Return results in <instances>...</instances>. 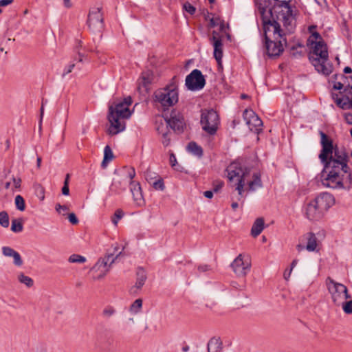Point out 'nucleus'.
I'll list each match as a JSON object with an SVG mask.
<instances>
[{"label": "nucleus", "mask_w": 352, "mask_h": 352, "mask_svg": "<svg viewBox=\"0 0 352 352\" xmlns=\"http://www.w3.org/2000/svg\"><path fill=\"white\" fill-rule=\"evenodd\" d=\"M320 144L322 149L319 154V159L324 167H342L346 168L348 155L343 148L334 145L332 140L324 132L320 131Z\"/></svg>", "instance_id": "nucleus-4"}, {"label": "nucleus", "mask_w": 352, "mask_h": 352, "mask_svg": "<svg viewBox=\"0 0 352 352\" xmlns=\"http://www.w3.org/2000/svg\"><path fill=\"white\" fill-rule=\"evenodd\" d=\"M74 67H75V65L74 63L70 64L68 66H67L65 67V69H64V72H63V76H65V75H67V74H69L70 72H72V69H74Z\"/></svg>", "instance_id": "nucleus-47"}, {"label": "nucleus", "mask_w": 352, "mask_h": 352, "mask_svg": "<svg viewBox=\"0 0 352 352\" xmlns=\"http://www.w3.org/2000/svg\"><path fill=\"white\" fill-rule=\"evenodd\" d=\"M208 26L210 28H214L216 26H219V30L223 32L225 30V23L224 21L219 16L212 15V16L210 19V23Z\"/></svg>", "instance_id": "nucleus-28"}, {"label": "nucleus", "mask_w": 352, "mask_h": 352, "mask_svg": "<svg viewBox=\"0 0 352 352\" xmlns=\"http://www.w3.org/2000/svg\"><path fill=\"white\" fill-rule=\"evenodd\" d=\"M23 219H14L12 220L11 230L14 232H21L23 229Z\"/></svg>", "instance_id": "nucleus-32"}, {"label": "nucleus", "mask_w": 352, "mask_h": 352, "mask_svg": "<svg viewBox=\"0 0 352 352\" xmlns=\"http://www.w3.org/2000/svg\"><path fill=\"white\" fill-rule=\"evenodd\" d=\"M10 186V182H6L5 184H4V188L6 189H8Z\"/></svg>", "instance_id": "nucleus-64"}, {"label": "nucleus", "mask_w": 352, "mask_h": 352, "mask_svg": "<svg viewBox=\"0 0 352 352\" xmlns=\"http://www.w3.org/2000/svg\"><path fill=\"white\" fill-rule=\"evenodd\" d=\"M41 157H37V160H36V164H37V167L39 168L41 166Z\"/></svg>", "instance_id": "nucleus-63"}, {"label": "nucleus", "mask_w": 352, "mask_h": 352, "mask_svg": "<svg viewBox=\"0 0 352 352\" xmlns=\"http://www.w3.org/2000/svg\"><path fill=\"white\" fill-rule=\"evenodd\" d=\"M340 306H342V309L345 314H352V300L348 301H346V300H343V303L340 304Z\"/></svg>", "instance_id": "nucleus-37"}, {"label": "nucleus", "mask_w": 352, "mask_h": 352, "mask_svg": "<svg viewBox=\"0 0 352 352\" xmlns=\"http://www.w3.org/2000/svg\"><path fill=\"white\" fill-rule=\"evenodd\" d=\"M206 80L199 69L192 70L186 78V86L189 90L196 91L204 88Z\"/></svg>", "instance_id": "nucleus-13"}, {"label": "nucleus", "mask_w": 352, "mask_h": 352, "mask_svg": "<svg viewBox=\"0 0 352 352\" xmlns=\"http://www.w3.org/2000/svg\"><path fill=\"white\" fill-rule=\"evenodd\" d=\"M314 204L324 214L335 203L334 197L328 192H323L314 199Z\"/></svg>", "instance_id": "nucleus-19"}, {"label": "nucleus", "mask_w": 352, "mask_h": 352, "mask_svg": "<svg viewBox=\"0 0 352 352\" xmlns=\"http://www.w3.org/2000/svg\"><path fill=\"white\" fill-rule=\"evenodd\" d=\"M344 72L345 74H350V73H352V69L350 67H346L344 69Z\"/></svg>", "instance_id": "nucleus-59"}, {"label": "nucleus", "mask_w": 352, "mask_h": 352, "mask_svg": "<svg viewBox=\"0 0 352 352\" xmlns=\"http://www.w3.org/2000/svg\"><path fill=\"white\" fill-rule=\"evenodd\" d=\"M344 118H345V120L346 121V122L352 124V113H345Z\"/></svg>", "instance_id": "nucleus-53"}, {"label": "nucleus", "mask_w": 352, "mask_h": 352, "mask_svg": "<svg viewBox=\"0 0 352 352\" xmlns=\"http://www.w3.org/2000/svg\"><path fill=\"white\" fill-rule=\"evenodd\" d=\"M113 157L114 155L111 147L109 145H107L104 149V158L101 163L102 168H105Z\"/></svg>", "instance_id": "nucleus-27"}, {"label": "nucleus", "mask_w": 352, "mask_h": 352, "mask_svg": "<svg viewBox=\"0 0 352 352\" xmlns=\"http://www.w3.org/2000/svg\"><path fill=\"white\" fill-rule=\"evenodd\" d=\"M316 28L315 25H311L309 28L311 35L307 40V45L310 47L313 54L312 56H310L309 59L319 73L328 76L332 72L333 67L331 64L328 62L327 45L320 34L314 31Z\"/></svg>", "instance_id": "nucleus-3"}, {"label": "nucleus", "mask_w": 352, "mask_h": 352, "mask_svg": "<svg viewBox=\"0 0 352 352\" xmlns=\"http://www.w3.org/2000/svg\"><path fill=\"white\" fill-rule=\"evenodd\" d=\"M87 25L93 32H101L104 28V19L101 12V8H94L90 10Z\"/></svg>", "instance_id": "nucleus-12"}, {"label": "nucleus", "mask_w": 352, "mask_h": 352, "mask_svg": "<svg viewBox=\"0 0 352 352\" xmlns=\"http://www.w3.org/2000/svg\"><path fill=\"white\" fill-rule=\"evenodd\" d=\"M188 151L197 156H201L203 154V150L201 146L197 144L195 142H191L188 144Z\"/></svg>", "instance_id": "nucleus-29"}, {"label": "nucleus", "mask_w": 352, "mask_h": 352, "mask_svg": "<svg viewBox=\"0 0 352 352\" xmlns=\"http://www.w3.org/2000/svg\"><path fill=\"white\" fill-rule=\"evenodd\" d=\"M223 36L220 35L219 32L214 30L212 32V36L209 38L210 43L214 47V57L218 64H221V59L223 57Z\"/></svg>", "instance_id": "nucleus-17"}, {"label": "nucleus", "mask_w": 352, "mask_h": 352, "mask_svg": "<svg viewBox=\"0 0 352 352\" xmlns=\"http://www.w3.org/2000/svg\"><path fill=\"white\" fill-rule=\"evenodd\" d=\"M2 254L5 256L12 257L14 259V264L16 266H21L23 265V260L21 255L14 249L10 247L4 246L2 248Z\"/></svg>", "instance_id": "nucleus-24"}, {"label": "nucleus", "mask_w": 352, "mask_h": 352, "mask_svg": "<svg viewBox=\"0 0 352 352\" xmlns=\"http://www.w3.org/2000/svg\"><path fill=\"white\" fill-rule=\"evenodd\" d=\"M135 176V170L133 168H129L127 170V177L131 179V181H133L132 179Z\"/></svg>", "instance_id": "nucleus-46"}, {"label": "nucleus", "mask_w": 352, "mask_h": 352, "mask_svg": "<svg viewBox=\"0 0 352 352\" xmlns=\"http://www.w3.org/2000/svg\"><path fill=\"white\" fill-rule=\"evenodd\" d=\"M136 275L137 278L135 284L134 286L131 287L129 290V292L133 295H135L138 293L146 280V272L143 268L139 267L137 270Z\"/></svg>", "instance_id": "nucleus-22"}, {"label": "nucleus", "mask_w": 352, "mask_h": 352, "mask_svg": "<svg viewBox=\"0 0 352 352\" xmlns=\"http://www.w3.org/2000/svg\"><path fill=\"white\" fill-rule=\"evenodd\" d=\"M68 219L69 222L74 225L77 224L78 223V219H77L74 213L69 214Z\"/></svg>", "instance_id": "nucleus-45"}, {"label": "nucleus", "mask_w": 352, "mask_h": 352, "mask_svg": "<svg viewBox=\"0 0 352 352\" xmlns=\"http://www.w3.org/2000/svg\"><path fill=\"white\" fill-rule=\"evenodd\" d=\"M183 8L187 12L190 14H194L196 11L195 8L188 2H186L184 4Z\"/></svg>", "instance_id": "nucleus-42"}, {"label": "nucleus", "mask_w": 352, "mask_h": 352, "mask_svg": "<svg viewBox=\"0 0 352 352\" xmlns=\"http://www.w3.org/2000/svg\"><path fill=\"white\" fill-rule=\"evenodd\" d=\"M142 307V300L140 298L136 299L130 306L129 311L133 314L139 313Z\"/></svg>", "instance_id": "nucleus-33"}, {"label": "nucleus", "mask_w": 352, "mask_h": 352, "mask_svg": "<svg viewBox=\"0 0 352 352\" xmlns=\"http://www.w3.org/2000/svg\"><path fill=\"white\" fill-rule=\"evenodd\" d=\"M333 99L335 100V102L336 103V104L342 108V109H350V102L351 100L349 99V98H338V96H336V98H335L333 96Z\"/></svg>", "instance_id": "nucleus-30"}, {"label": "nucleus", "mask_w": 352, "mask_h": 352, "mask_svg": "<svg viewBox=\"0 0 352 352\" xmlns=\"http://www.w3.org/2000/svg\"><path fill=\"white\" fill-rule=\"evenodd\" d=\"M119 250V246L116 243L115 244L114 247H113V252L111 253L113 254V257H115L118 253L116 254L118 250Z\"/></svg>", "instance_id": "nucleus-57"}, {"label": "nucleus", "mask_w": 352, "mask_h": 352, "mask_svg": "<svg viewBox=\"0 0 352 352\" xmlns=\"http://www.w3.org/2000/svg\"><path fill=\"white\" fill-rule=\"evenodd\" d=\"M231 267L236 274L244 276L251 267L250 258L248 256L240 254L232 263Z\"/></svg>", "instance_id": "nucleus-15"}, {"label": "nucleus", "mask_w": 352, "mask_h": 352, "mask_svg": "<svg viewBox=\"0 0 352 352\" xmlns=\"http://www.w3.org/2000/svg\"><path fill=\"white\" fill-rule=\"evenodd\" d=\"M131 97L124 98L123 100H116L109 106L108 120L110 126L108 132L111 135H116L125 129V122L123 119L129 118L131 112L129 106L131 104Z\"/></svg>", "instance_id": "nucleus-5"}, {"label": "nucleus", "mask_w": 352, "mask_h": 352, "mask_svg": "<svg viewBox=\"0 0 352 352\" xmlns=\"http://www.w3.org/2000/svg\"><path fill=\"white\" fill-rule=\"evenodd\" d=\"M165 124L162 123L157 126V131L159 133L162 134V142L164 146H168L170 142L169 137V131L168 126H170L173 130L182 131L185 125L184 119L182 113L177 111H172L170 115L165 113L163 116Z\"/></svg>", "instance_id": "nucleus-7"}, {"label": "nucleus", "mask_w": 352, "mask_h": 352, "mask_svg": "<svg viewBox=\"0 0 352 352\" xmlns=\"http://www.w3.org/2000/svg\"><path fill=\"white\" fill-rule=\"evenodd\" d=\"M148 182L152 184L153 187L155 190H163L164 189V181L161 177H158L155 181L153 182L151 181H148Z\"/></svg>", "instance_id": "nucleus-38"}, {"label": "nucleus", "mask_w": 352, "mask_h": 352, "mask_svg": "<svg viewBox=\"0 0 352 352\" xmlns=\"http://www.w3.org/2000/svg\"><path fill=\"white\" fill-rule=\"evenodd\" d=\"M213 190H206L204 192V195L208 199H211L213 197Z\"/></svg>", "instance_id": "nucleus-54"}, {"label": "nucleus", "mask_w": 352, "mask_h": 352, "mask_svg": "<svg viewBox=\"0 0 352 352\" xmlns=\"http://www.w3.org/2000/svg\"><path fill=\"white\" fill-rule=\"evenodd\" d=\"M18 280L26 285L28 287H31L34 284V280L30 276L25 275L23 273L21 272L17 276Z\"/></svg>", "instance_id": "nucleus-31"}, {"label": "nucleus", "mask_w": 352, "mask_h": 352, "mask_svg": "<svg viewBox=\"0 0 352 352\" xmlns=\"http://www.w3.org/2000/svg\"><path fill=\"white\" fill-rule=\"evenodd\" d=\"M293 270H292L291 268L289 269H286L283 273V277L285 280H288L291 276V274H292V272Z\"/></svg>", "instance_id": "nucleus-50"}, {"label": "nucleus", "mask_w": 352, "mask_h": 352, "mask_svg": "<svg viewBox=\"0 0 352 352\" xmlns=\"http://www.w3.org/2000/svg\"><path fill=\"white\" fill-rule=\"evenodd\" d=\"M210 266L208 265H200L198 266V270L200 272H206L210 270Z\"/></svg>", "instance_id": "nucleus-48"}, {"label": "nucleus", "mask_w": 352, "mask_h": 352, "mask_svg": "<svg viewBox=\"0 0 352 352\" xmlns=\"http://www.w3.org/2000/svg\"><path fill=\"white\" fill-rule=\"evenodd\" d=\"M116 313V309L111 306L106 307L102 311V316L105 318H109Z\"/></svg>", "instance_id": "nucleus-40"}, {"label": "nucleus", "mask_w": 352, "mask_h": 352, "mask_svg": "<svg viewBox=\"0 0 352 352\" xmlns=\"http://www.w3.org/2000/svg\"><path fill=\"white\" fill-rule=\"evenodd\" d=\"M55 208H56V210L58 213H62V211L63 212H67L69 210V208L66 206H65V205L62 206L60 204H57L56 205Z\"/></svg>", "instance_id": "nucleus-44"}, {"label": "nucleus", "mask_w": 352, "mask_h": 352, "mask_svg": "<svg viewBox=\"0 0 352 352\" xmlns=\"http://www.w3.org/2000/svg\"><path fill=\"white\" fill-rule=\"evenodd\" d=\"M222 349V342L219 338H212L208 343V352H220Z\"/></svg>", "instance_id": "nucleus-25"}, {"label": "nucleus", "mask_w": 352, "mask_h": 352, "mask_svg": "<svg viewBox=\"0 0 352 352\" xmlns=\"http://www.w3.org/2000/svg\"><path fill=\"white\" fill-rule=\"evenodd\" d=\"M69 175L67 174L66 178L64 182V185L62 188V193L64 195H68L69 194Z\"/></svg>", "instance_id": "nucleus-41"}, {"label": "nucleus", "mask_w": 352, "mask_h": 352, "mask_svg": "<svg viewBox=\"0 0 352 352\" xmlns=\"http://www.w3.org/2000/svg\"><path fill=\"white\" fill-rule=\"evenodd\" d=\"M231 207L234 210H235L239 207V204L236 202H233L231 205Z\"/></svg>", "instance_id": "nucleus-61"}, {"label": "nucleus", "mask_w": 352, "mask_h": 352, "mask_svg": "<svg viewBox=\"0 0 352 352\" xmlns=\"http://www.w3.org/2000/svg\"><path fill=\"white\" fill-rule=\"evenodd\" d=\"M127 182L124 179H113L109 187V195H119L126 188Z\"/></svg>", "instance_id": "nucleus-23"}, {"label": "nucleus", "mask_w": 352, "mask_h": 352, "mask_svg": "<svg viewBox=\"0 0 352 352\" xmlns=\"http://www.w3.org/2000/svg\"><path fill=\"white\" fill-rule=\"evenodd\" d=\"M124 249V247L115 257H113V254H107L104 257L100 258L90 270L92 278L100 280L104 278L109 272L112 264L122 255Z\"/></svg>", "instance_id": "nucleus-8"}, {"label": "nucleus", "mask_w": 352, "mask_h": 352, "mask_svg": "<svg viewBox=\"0 0 352 352\" xmlns=\"http://www.w3.org/2000/svg\"><path fill=\"white\" fill-rule=\"evenodd\" d=\"M305 214L307 217L311 221H317L320 219L324 213L314 204V201L311 200L306 207Z\"/></svg>", "instance_id": "nucleus-21"}, {"label": "nucleus", "mask_w": 352, "mask_h": 352, "mask_svg": "<svg viewBox=\"0 0 352 352\" xmlns=\"http://www.w3.org/2000/svg\"><path fill=\"white\" fill-rule=\"evenodd\" d=\"M243 116L250 131L258 132L261 130L263 122L253 111L245 109Z\"/></svg>", "instance_id": "nucleus-18"}, {"label": "nucleus", "mask_w": 352, "mask_h": 352, "mask_svg": "<svg viewBox=\"0 0 352 352\" xmlns=\"http://www.w3.org/2000/svg\"><path fill=\"white\" fill-rule=\"evenodd\" d=\"M43 113H44V107H43V99L42 100L41 107V120L43 118Z\"/></svg>", "instance_id": "nucleus-60"}, {"label": "nucleus", "mask_w": 352, "mask_h": 352, "mask_svg": "<svg viewBox=\"0 0 352 352\" xmlns=\"http://www.w3.org/2000/svg\"><path fill=\"white\" fill-rule=\"evenodd\" d=\"M290 0H255L261 15L265 36V47L270 57H276L286 45L284 36L295 28V14Z\"/></svg>", "instance_id": "nucleus-1"}, {"label": "nucleus", "mask_w": 352, "mask_h": 352, "mask_svg": "<svg viewBox=\"0 0 352 352\" xmlns=\"http://www.w3.org/2000/svg\"><path fill=\"white\" fill-rule=\"evenodd\" d=\"M264 228V220L263 218H258L254 221L252 229H251V234L254 237H256L258 236Z\"/></svg>", "instance_id": "nucleus-26"}, {"label": "nucleus", "mask_w": 352, "mask_h": 352, "mask_svg": "<svg viewBox=\"0 0 352 352\" xmlns=\"http://www.w3.org/2000/svg\"><path fill=\"white\" fill-rule=\"evenodd\" d=\"M123 216H124V212L122 210H120V209L116 210L113 216L111 218L112 223L115 226H117L118 221L120 219H121Z\"/></svg>", "instance_id": "nucleus-39"}, {"label": "nucleus", "mask_w": 352, "mask_h": 352, "mask_svg": "<svg viewBox=\"0 0 352 352\" xmlns=\"http://www.w3.org/2000/svg\"><path fill=\"white\" fill-rule=\"evenodd\" d=\"M0 225L3 228L9 226V217L6 212H0Z\"/></svg>", "instance_id": "nucleus-36"}, {"label": "nucleus", "mask_w": 352, "mask_h": 352, "mask_svg": "<svg viewBox=\"0 0 352 352\" xmlns=\"http://www.w3.org/2000/svg\"><path fill=\"white\" fill-rule=\"evenodd\" d=\"M14 203L16 208L20 211H23L25 209V200L21 195H16L15 197Z\"/></svg>", "instance_id": "nucleus-35"}, {"label": "nucleus", "mask_w": 352, "mask_h": 352, "mask_svg": "<svg viewBox=\"0 0 352 352\" xmlns=\"http://www.w3.org/2000/svg\"><path fill=\"white\" fill-rule=\"evenodd\" d=\"M65 6L67 8L71 6L70 0H63Z\"/></svg>", "instance_id": "nucleus-62"}, {"label": "nucleus", "mask_w": 352, "mask_h": 352, "mask_svg": "<svg viewBox=\"0 0 352 352\" xmlns=\"http://www.w3.org/2000/svg\"><path fill=\"white\" fill-rule=\"evenodd\" d=\"M170 164L173 168H175L176 164H177V159L175 155L173 153H171L170 155Z\"/></svg>", "instance_id": "nucleus-49"}, {"label": "nucleus", "mask_w": 352, "mask_h": 352, "mask_svg": "<svg viewBox=\"0 0 352 352\" xmlns=\"http://www.w3.org/2000/svg\"><path fill=\"white\" fill-rule=\"evenodd\" d=\"M156 107L164 111L176 104L179 100L177 77L174 76L165 87L157 89L153 94Z\"/></svg>", "instance_id": "nucleus-6"}, {"label": "nucleus", "mask_w": 352, "mask_h": 352, "mask_svg": "<svg viewBox=\"0 0 352 352\" xmlns=\"http://www.w3.org/2000/svg\"><path fill=\"white\" fill-rule=\"evenodd\" d=\"M325 283L332 302L336 306H340V304L343 303V300L352 298L344 285L335 281L331 277H328Z\"/></svg>", "instance_id": "nucleus-9"}, {"label": "nucleus", "mask_w": 352, "mask_h": 352, "mask_svg": "<svg viewBox=\"0 0 352 352\" xmlns=\"http://www.w3.org/2000/svg\"><path fill=\"white\" fill-rule=\"evenodd\" d=\"M155 76L154 74L151 70H146L142 73L140 77L138 80V90L141 94H147L150 89L151 85L154 82Z\"/></svg>", "instance_id": "nucleus-16"}, {"label": "nucleus", "mask_w": 352, "mask_h": 352, "mask_svg": "<svg viewBox=\"0 0 352 352\" xmlns=\"http://www.w3.org/2000/svg\"><path fill=\"white\" fill-rule=\"evenodd\" d=\"M86 261L85 256L76 254H72L68 258V261L72 263H84Z\"/></svg>", "instance_id": "nucleus-34"}, {"label": "nucleus", "mask_w": 352, "mask_h": 352, "mask_svg": "<svg viewBox=\"0 0 352 352\" xmlns=\"http://www.w3.org/2000/svg\"><path fill=\"white\" fill-rule=\"evenodd\" d=\"M219 123V115L213 109L202 111L201 124L204 131L208 133L214 134Z\"/></svg>", "instance_id": "nucleus-11"}, {"label": "nucleus", "mask_w": 352, "mask_h": 352, "mask_svg": "<svg viewBox=\"0 0 352 352\" xmlns=\"http://www.w3.org/2000/svg\"><path fill=\"white\" fill-rule=\"evenodd\" d=\"M223 186V182L222 181H216L213 184V191L217 192Z\"/></svg>", "instance_id": "nucleus-43"}, {"label": "nucleus", "mask_w": 352, "mask_h": 352, "mask_svg": "<svg viewBox=\"0 0 352 352\" xmlns=\"http://www.w3.org/2000/svg\"><path fill=\"white\" fill-rule=\"evenodd\" d=\"M129 185L135 204L138 206H143L144 204V199L140 183L131 181Z\"/></svg>", "instance_id": "nucleus-20"}, {"label": "nucleus", "mask_w": 352, "mask_h": 352, "mask_svg": "<svg viewBox=\"0 0 352 352\" xmlns=\"http://www.w3.org/2000/svg\"><path fill=\"white\" fill-rule=\"evenodd\" d=\"M37 191L38 192H39V195H41V200H43L45 198L44 188L42 186H39L37 188Z\"/></svg>", "instance_id": "nucleus-52"}, {"label": "nucleus", "mask_w": 352, "mask_h": 352, "mask_svg": "<svg viewBox=\"0 0 352 352\" xmlns=\"http://www.w3.org/2000/svg\"><path fill=\"white\" fill-rule=\"evenodd\" d=\"M342 165H339L338 167H324L329 170V173L327 177L322 180L323 186L331 188H343L342 178L340 173H348L349 167L346 164V168H345V167H342Z\"/></svg>", "instance_id": "nucleus-10"}, {"label": "nucleus", "mask_w": 352, "mask_h": 352, "mask_svg": "<svg viewBox=\"0 0 352 352\" xmlns=\"http://www.w3.org/2000/svg\"><path fill=\"white\" fill-rule=\"evenodd\" d=\"M318 239L313 232H307L299 238V243L296 245L298 252L305 249L309 252L318 251Z\"/></svg>", "instance_id": "nucleus-14"}, {"label": "nucleus", "mask_w": 352, "mask_h": 352, "mask_svg": "<svg viewBox=\"0 0 352 352\" xmlns=\"http://www.w3.org/2000/svg\"><path fill=\"white\" fill-rule=\"evenodd\" d=\"M228 178L232 186L238 191L239 196L242 197L244 186L248 185L247 190L254 191L262 186L260 174L254 173L251 174L250 168L243 166L238 162L231 163L226 168Z\"/></svg>", "instance_id": "nucleus-2"}, {"label": "nucleus", "mask_w": 352, "mask_h": 352, "mask_svg": "<svg viewBox=\"0 0 352 352\" xmlns=\"http://www.w3.org/2000/svg\"><path fill=\"white\" fill-rule=\"evenodd\" d=\"M344 85L341 82H336L333 85V89H337V90H340L343 88Z\"/></svg>", "instance_id": "nucleus-56"}, {"label": "nucleus", "mask_w": 352, "mask_h": 352, "mask_svg": "<svg viewBox=\"0 0 352 352\" xmlns=\"http://www.w3.org/2000/svg\"><path fill=\"white\" fill-rule=\"evenodd\" d=\"M298 261L297 259H294V260L292 262V263H291V267H290V268H291L292 270H293V269L296 267V265H297V263H298Z\"/></svg>", "instance_id": "nucleus-58"}, {"label": "nucleus", "mask_w": 352, "mask_h": 352, "mask_svg": "<svg viewBox=\"0 0 352 352\" xmlns=\"http://www.w3.org/2000/svg\"><path fill=\"white\" fill-rule=\"evenodd\" d=\"M14 0H0V7L7 6L11 4Z\"/></svg>", "instance_id": "nucleus-51"}, {"label": "nucleus", "mask_w": 352, "mask_h": 352, "mask_svg": "<svg viewBox=\"0 0 352 352\" xmlns=\"http://www.w3.org/2000/svg\"><path fill=\"white\" fill-rule=\"evenodd\" d=\"M21 179H16V178H13V183H14V186L16 188H18L21 186Z\"/></svg>", "instance_id": "nucleus-55"}]
</instances>
